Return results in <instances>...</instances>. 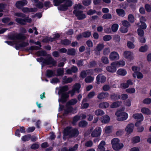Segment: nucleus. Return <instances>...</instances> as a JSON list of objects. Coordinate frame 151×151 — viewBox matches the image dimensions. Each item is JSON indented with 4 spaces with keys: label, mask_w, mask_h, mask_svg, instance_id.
Segmentation results:
<instances>
[{
    "label": "nucleus",
    "mask_w": 151,
    "mask_h": 151,
    "mask_svg": "<svg viewBox=\"0 0 151 151\" xmlns=\"http://www.w3.org/2000/svg\"><path fill=\"white\" fill-rule=\"evenodd\" d=\"M9 38L10 39L14 40V41L13 42L9 41H6L5 42L11 45H15L17 49L21 47H25L29 45L28 42L22 41L26 38V37L23 35L20 34L12 35L9 36Z\"/></svg>",
    "instance_id": "f257e3e1"
},
{
    "label": "nucleus",
    "mask_w": 151,
    "mask_h": 151,
    "mask_svg": "<svg viewBox=\"0 0 151 151\" xmlns=\"http://www.w3.org/2000/svg\"><path fill=\"white\" fill-rule=\"evenodd\" d=\"M65 2L64 4L60 5L58 7V9L61 11H65L68 9V7L72 5L71 0H54L53 2L55 6H58L61 3Z\"/></svg>",
    "instance_id": "f03ea898"
},
{
    "label": "nucleus",
    "mask_w": 151,
    "mask_h": 151,
    "mask_svg": "<svg viewBox=\"0 0 151 151\" xmlns=\"http://www.w3.org/2000/svg\"><path fill=\"white\" fill-rule=\"evenodd\" d=\"M111 144L113 149L115 151H119L124 147L123 143L118 138H115L112 139Z\"/></svg>",
    "instance_id": "7ed1b4c3"
},
{
    "label": "nucleus",
    "mask_w": 151,
    "mask_h": 151,
    "mask_svg": "<svg viewBox=\"0 0 151 151\" xmlns=\"http://www.w3.org/2000/svg\"><path fill=\"white\" fill-rule=\"evenodd\" d=\"M68 87L67 86H65L60 88L58 92L59 95L61 94V97L60 99H59V102H65L66 99L69 97L68 94L67 93H65L64 92L68 90Z\"/></svg>",
    "instance_id": "20e7f679"
},
{
    "label": "nucleus",
    "mask_w": 151,
    "mask_h": 151,
    "mask_svg": "<svg viewBox=\"0 0 151 151\" xmlns=\"http://www.w3.org/2000/svg\"><path fill=\"white\" fill-rule=\"evenodd\" d=\"M79 133L78 130L76 129H72L69 127H67L65 128L63 132L64 136L69 135L71 137L77 135ZM64 138V137H63Z\"/></svg>",
    "instance_id": "39448f33"
},
{
    "label": "nucleus",
    "mask_w": 151,
    "mask_h": 151,
    "mask_svg": "<svg viewBox=\"0 0 151 151\" xmlns=\"http://www.w3.org/2000/svg\"><path fill=\"white\" fill-rule=\"evenodd\" d=\"M115 114L116 117V119L118 121L125 120L128 117V115L127 113L120 111H116Z\"/></svg>",
    "instance_id": "423d86ee"
},
{
    "label": "nucleus",
    "mask_w": 151,
    "mask_h": 151,
    "mask_svg": "<svg viewBox=\"0 0 151 151\" xmlns=\"http://www.w3.org/2000/svg\"><path fill=\"white\" fill-rule=\"evenodd\" d=\"M132 117L138 121L135 124V125L136 127H138L141 124V122L144 119L143 116L141 113L134 114L132 115Z\"/></svg>",
    "instance_id": "0eeeda50"
},
{
    "label": "nucleus",
    "mask_w": 151,
    "mask_h": 151,
    "mask_svg": "<svg viewBox=\"0 0 151 151\" xmlns=\"http://www.w3.org/2000/svg\"><path fill=\"white\" fill-rule=\"evenodd\" d=\"M123 55L124 58L128 60H132L134 59V54L131 51H125L124 52Z\"/></svg>",
    "instance_id": "6e6552de"
},
{
    "label": "nucleus",
    "mask_w": 151,
    "mask_h": 151,
    "mask_svg": "<svg viewBox=\"0 0 151 151\" xmlns=\"http://www.w3.org/2000/svg\"><path fill=\"white\" fill-rule=\"evenodd\" d=\"M106 77L103 75L99 74L96 78V83L98 84H99L100 83H104L106 81Z\"/></svg>",
    "instance_id": "1a4fd4ad"
},
{
    "label": "nucleus",
    "mask_w": 151,
    "mask_h": 151,
    "mask_svg": "<svg viewBox=\"0 0 151 151\" xmlns=\"http://www.w3.org/2000/svg\"><path fill=\"white\" fill-rule=\"evenodd\" d=\"M73 13L76 14L78 19H82L85 18L86 17V15L83 13L81 11L74 10L73 11Z\"/></svg>",
    "instance_id": "9d476101"
},
{
    "label": "nucleus",
    "mask_w": 151,
    "mask_h": 151,
    "mask_svg": "<svg viewBox=\"0 0 151 151\" xmlns=\"http://www.w3.org/2000/svg\"><path fill=\"white\" fill-rule=\"evenodd\" d=\"M109 58L112 60H117L119 59V56L117 52L113 51L110 54Z\"/></svg>",
    "instance_id": "9b49d317"
},
{
    "label": "nucleus",
    "mask_w": 151,
    "mask_h": 151,
    "mask_svg": "<svg viewBox=\"0 0 151 151\" xmlns=\"http://www.w3.org/2000/svg\"><path fill=\"white\" fill-rule=\"evenodd\" d=\"M81 87V85L79 83L76 84L73 86V89L70 91L69 93L71 94V96H73L76 92H79V90Z\"/></svg>",
    "instance_id": "f8f14e48"
},
{
    "label": "nucleus",
    "mask_w": 151,
    "mask_h": 151,
    "mask_svg": "<svg viewBox=\"0 0 151 151\" xmlns=\"http://www.w3.org/2000/svg\"><path fill=\"white\" fill-rule=\"evenodd\" d=\"M134 127V125L133 124L131 123L128 124L125 129L126 134L128 135L132 133L133 132Z\"/></svg>",
    "instance_id": "ddd939ff"
},
{
    "label": "nucleus",
    "mask_w": 151,
    "mask_h": 151,
    "mask_svg": "<svg viewBox=\"0 0 151 151\" xmlns=\"http://www.w3.org/2000/svg\"><path fill=\"white\" fill-rule=\"evenodd\" d=\"M113 63L114 62L111 64L110 66H108L106 67V70L108 72L110 73H114L116 71L117 67L116 65L115 64H113Z\"/></svg>",
    "instance_id": "4468645a"
},
{
    "label": "nucleus",
    "mask_w": 151,
    "mask_h": 151,
    "mask_svg": "<svg viewBox=\"0 0 151 151\" xmlns=\"http://www.w3.org/2000/svg\"><path fill=\"white\" fill-rule=\"evenodd\" d=\"M101 132V129L100 128H96L92 132L91 134V136L93 137H97L100 135Z\"/></svg>",
    "instance_id": "2eb2a0df"
},
{
    "label": "nucleus",
    "mask_w": 151,
    "mask_h": 151,
    "mask_svg": "<svg viewBox=\"0 0 151 151\" xmlns=\"http://www.w3.org/2000/svg\"><path fill=\"white\" fill-rule=\"evenodd\" d=\"M48 58L45 61V63L47 65L51 64L52 65H55L56 64V62L52 58L50 55H48Z\"/></svg>",
    "instance_id": "dca6fc26"
},
{
    "label": "nucleus",
    "mask_w": 151,
    "mask_h": 151,
    "mask_svg": "<svg viewBox=\"0 0 151 151\" xmlns=\"http://www.w3.org/2000/svg\"><path fill=\"white\" fill-rule=\"evenodd\" d=\"M105 145L106 142L104 141H101L98 146L97 151H105Z\"/></svg>",
    "instance_id": "f3484780"
},
{
    "label": "nucleus",
    "mask_w": 151,
    "mask_h": 151,
    "mask_svg": "<svg viewBox=\"0 0 151 151\" xmlns=\"http://www.w3.org/2000/svg\"><path fill=\"white\" fill-rule=\"evenodd\" d=\"M104 45L102 44H99L97 45L94 51L96 54L99 55L100 54V52L104 48Z\"/></svg>",
    "instance_id": "a211bd4d"
},
{
    "label": "nucleus",
    "mask_w": 151,
    "mask_h": 151,
    "mask_svg": "<svg viewBox=\"0 0 151 151\" xmlns=\"http://www.w3.org/2000/svg\"><path fill=\"white\" fill-rule=\"evenodd\" d=\"M27 4V2L26 0L19 1L16 3V6L18 8H20L22 6L26 5Z\"/></svg>",
    "instance_id": "6ab92c4d"
},
{
    "label": "nucleus",
    "mask_w": 151,
    "mask_h": 151,
    "mask_svg": "<svg viewBox=\"0 0 151 151\" xmlns=\"http://www.w3.org/2000/svg\"><path fill=\"white\" fill-rule=\"evenodd\" d=\"M109 96V94L107 92H102L98 94L97 98L99 99H102L108 97Z\"/></svg>",
    "instance_id": "aec40b11"
},
{
    "label": "nucleus",
    "mask_w": 151,
    "mask_h": 151,
    "mask_svg": "<svg viewBox=\"0 0 151 151\" xmlns=\"http://www.w3.org/2000/svg\"><path fill=\"white\" fill-rule=\"evenodd\" d=\"M100 119L101 122L106 124L109 122L110 118L109 116L106 115L104 116H102L101 118Z\"/></svg>",
    "instance_id": "412c9836"
},
{
    "label": "nucleus",
    "mask_w": 151,
    "mask_h": 151,
    "mask_svg": "<svg viewBox=\"0 0 151 151\" xmlns=\"http://www.w3.org/2000/svg\"><path fill=\"white\" fill-rule=\"evenodd\" d=\"M133 77L134 78H137L138 79H142L143 78V74L139 72H134L132 74Z\"/></svg>",
    "instance_id": "4be33fe9"
},
{
    "label": "nucleus",
    "mask_w": 151,
    "mask_h": 151,
    "mask_svg": "<svg viewBox=\"0 0 151 151\" xmlns=\"http://www.w3.org/2000/svg\"><path fill=\"white\" fill-rule=\"evenodd\" d=\"M116 73L118 75L122 76H124L126 75L127 72L125 69L121 68L118 70Z\"/></svg>",
    "instance_id": "5701e85b"
},
{
    "label": "nucleus",
    "mask_w": 151,
    "mask_h": 151,
    "mask_svg": "<svg viewBox=\"0 0 151 151\" xmlns=\"http://www.w3.org/2000/svg\"><path fill=\"white\" fill-rule=\"evenodd\" d=\"M141 112L143 114L147 115L151 114V111L148 108L146 107H143L141 109Z\"/></svg>",
    "instance_id": "b1692460"
},
{
    "label": "nucleus",
    "mask_w": 151,
    "mask_h": 151,
    "mask_svg": "<svg viewBox=\"0 0 151 151\" xmlns=\"http://www.w3.org/2000/svg\"><path fill=\"white\" fill-rule=\"evenodd\" d=\"M93 73V72L92 70H86V71H83L82 72L81 74V77L82 78H85L87 74H92Z\"/></svg>",
    "instance_id": "393cba45"
},
{
    "label": "nucleus",
    "mask_w": 151,
    "mask_h": 151,
    "mask_svg": "<svg viewBox=\"0 0 151 151\" xmlns=\"http://www.w3.org/2000/svg\"><path fill=\"white\" fill-rule=\"evenodd\" d=\"M109 106V104L107 102H102L100 103L99 105V108L101 109H105L108 107Z\"/></svg>",
    "instance_id": "a878e982"
},
{
    "label": "nucleus",
    "mask_w": 151,
    "mask_h": 151,
    "mask_svg": "<svg viewBox=\"0 0 151 151\" xmlns=\"http://www.w3.org/2000/svg\"><path fill=\"white\" fill-rule=\"evenodd\" d=\"M59 37V35L58 34L55 35L54 37V38H52L50 37H46L43 40V41L44 42H47L49 41H52L54 40L55 39L58 38Z\"/></svg>",
    "instance_id": "bb28decb"
},
{
    "label": "nucleus",
    "mask_w": 151,
    "mask_h": 151,
    "mask_svg": "<svg viewBox=\"0 0 151 151\" xmlns=\"http://www.w3.org/2000/svg\"><path fill=\"white\" fill-rule=\"evenodd\" d=\"M116 11L117 14L120 17H123L125 15L124 11L122 9H117Z\"/></svg>",
    "instance_id": "cd10ccee"
},
{
    "label": "nucleus",
    "mask_w": 151,
    "mask_h": 151,
    "mask_svg": "<svg viewBox=\"0 0 151 151\" xmlns=\"http://www.w3.org/2000/svg\"><path fill=\"white\" fill-rule=\"evenodd\" d=\"M115 64L117 67H122L125 65V62L123 60H120L118 61L114 62L113 64Z\"/></svg>",
    "instance_id": "c85d7f7f"
},
{
    "label": "nucleus",
    "mask_w": 151,
    "mask_h": 151,
    "mask_svg": "<svg viewBox=\"0 0 151 151\" xmlns=\"http://www.w3.org/2000/svg\"><path fill=\"white\" fill-rule=\"evenodd\" d=\"M22 10L23 12L26 13L29 12H36L37 11V9L36 8L29 9L27 8H23L22 9Z\"/></svg>",
    "instance_id": "c756f323"
},
{
    "label": "nucleus",
    "mask_w": 151,
    "mask_h": 151,
    "mask_svg": "<svg viewBox=\"0 0 151 151\" xmlns=\"http://www.w3.org/2000/svg\"><path fill=\"white\" fill-rule=\"evenodd\" d=\"M87 101V99H84L83 100L82 102V104L81 105V109H84L87 108L89 104L88 103H84V102H86Z\"/></svg>",
    "instance_id": "7c9ffc66"
},
{
    "label": "nucleus",
    "mask_w": 151,
    "mask_h": 151,
    "mask_svg": "<svg viewBox=\"0 0 151 151\" xmlns=\"http://www.w3.org/2000/svg\"><path fill=\"white\" fill-rule=\"evenodd\" d=\"M122 104L121 101H117L113 103L110 106L111 108H114L119 106Z\"/></svg>",
    "instance_id": "2f4dec72"
},
{
    "label": "nucleus",
    "mask_w": 151,
    "mask_h": 151,
    "mask_svg": "<svg viewBox=\"0 0 151 151\" xmlns=\"http://www.w3.org/2000/svg\"><path fill=\"white\" fill-rule=\"evenodd\" d=\"M31 138V135L30 134H27L23 136L22 137V140L24 142L28 141Z\"/></svg>",
    "instance_id": "473e14b6"
},
{
    "label": "nucleus",
    "mask_w": 151,
    "mask_h": 151,
    "mask_svg": "<svg viewBox=\"0 0 151 151\" xmlns=\"http://www.w3.org/2000/svg\"><path fill=\"white\" fill-rule=\"evenodd\" d=\"M94 78L91 76H88L87 77L85 81L86 83H90L92 82L94 80Z\"/></svg>",
    "instance_id": "72a5a7b5"
},
{
    "label": "nucleus",
    "mask_w": 151,
    "mask_h": 151,
    "mask_svg": "<svg viewBox=\"0 0 151 151\" xmlns=\"http://www.w3.org/2000/svg\"><path fill=\"white\" fill-rule=\"evenodd\" d=\"M46 75L48 77H52L55 75V72L51 70H48L47 71Z\"/></svg>",
    "instance_id": "f704fd0d"
},
{
    "label": "nucleus",
    "mask_w": 151,
    "mask_h": 151,
    "mask_svg": "<svg viewBox=\"0 0 151 151\" xmlns=\"http://www.w3.org/2000/svg\"><path fill=\"white\" fill-rule=\"evenodd\" d=\"M125 91L127 93L132 94L135 93L136 90L134 88H130L126 89Z\"/></svg>",
    "instance_id": "c9c22d12"
},
{
    "label": "nucleus",
    "mask_w": 151,
    "mask_h": 151,
    "mask_svg": "<svg viewBox=\"0 0 151 151\" xmlns=\"http://www.w3.org/2000/svg\"><path fill=\"white\" fill-rule=\"evenodd\" d=\"M15 21L18 23L22 24H26V21L24 19L20 18H17Z\"/></svg>",
    "instance_id": "e433bc0d"
},
{
    "label": "nucleus",
    "mask_w": 151,
    "mask_h": 151,
    "mask_svg": "<svg viewBox=\"0 0 151 151\" xmlns=\"http://www.w3.org/2000/svg\"><path fill=\"white\" fill-rule=\"evenodd\" d=\"M95 114L97 116H101L104 114V112L103 110L99 109L95 111Z\"/></svg>",
    "instance_id": "4c0bfd02"
},
{
    "label": "nucleus",
    "mask_w": 151,
    "mask_h": 151,
    "mask_svg": "<svg viewBox=\"0 0 151 151\" xmlns=\"http://www.w3.org/2000/svg\"><path fill=\"white\" fill-rule=\"evenodd\" d=\"M76 53V50L73 48L69 49L68 50L67 54L68 55H75Z\"/></svg>",
    "instance_id": "58836bf2"
},
{
    "label": "nucleus",
    "mask_w": 151,
    "mask_h": 151,
    "mask_svg": "<svg viewBox=\"0 0 151 151\" xmlns=\"http://www.w3.org/2000/svg\"><path fill=\"white\" fill-rule=\"evenodd\" d=\"M118 98L123 100L127 99L128 98V96L126 94H123L118 96Z\"/></svg>",
    "instance_id": "ea45409f"
},
{
    "label": "nucleus",
    "mask_w": 151,
    "mask_h": 151,
    "mask_svg": "<svg viewBox=\"0 0 151 151\" xmlns=\"http://www.w3.org/2000/svg\"><path fill=\"white\" fill-rule=\"evenodd\" d=\"M112 129V127L111 126H107L105 127L104 130L106 133H109L111 132Z\"/></svg>",
    "instance_id": "a19ab883"
},
{
    "label": "nucleus",
    "mask_w": 151,
    "mask_h": 151,
    "mask_svg": "<svg viewBox=\"0 0 151 151\" xmlns=\"http://www.w3.org/2000/svg\"><path fill=\"white\" fill-rule=\"evenodd\" d=\"M147 46L145 45L144 46L141 47L139 49V51L141 52H145L147 50Z\"/></svg>",
    "instance_id": "79ce46f5"
},
{
    "label": "nucleus",
    "mask_w": 151,
    "mask_h": 151,
    "mask_svg": "<svg viewBox=\"0 0 151 151\" xmlns=\"http://www.w3.org/2000/svg\"><path fill=\"white\" fill-rule=\"evenodd\" d=\"M77 102L76 99H73L70 100L67 104V105H73L76 104Z\"/></svg>",
    "instance_id": "37998d69"
},
{
    "label": "nucleus",
    "mask_w": 151,
    "mask_h": 151,
    "mask_svg": "<svg viewBox=\"0 0 151 151\" xmlns=\"http://www.w3.org/2000/svg\"><path fill=\"white\" fill-rule=\"evenodd\" d=\"M35 44L38 45H39L40 47H38L36 46H31L30 47V49L31 50H37L40 49V47H41V45H40V43L39 42H35Z\"/></svg>",
    "instance_id": "c03bdc74"
},
{
    "label": "nucleus",
    "mask_w": 151,
    "mask_h": 151,
    "mask_svg": "<svg viewBox=\"0 0 151 151\" xmlns=\"http://www.w3.org/2000/svg\"><path fill=\"white\" fill-rule=\"evenodd\" d=\"M119 25L117 24H113L111 27V29L113 32H116L118 28Z\"/></svg>",
    "instance_id": "a18cd8bd"
},
{
    "label": "nucleus",
    "mask_w": 151,
    "mask_h": 151,
    "mask_svg": "<svg viewBox=\"0 0 151 151\" xmlns=\"http://www.w3.org/2000/svg\"><path fill=\"white\" fill-rule=\"evenodd\" d=\"M132 141L134 143H137L140 141V138L139 136H136L133 138Z\"/></svg>",
    "instance_id": "49530a36"
},
{
    "label": "nucleus",
    "mask_w": 151,
    "mask_h": 151,
    "mask_svg": "<svg viewBox=\"0 0 151 151\" xmlns=\"http://www.w3.org/2000/svg\"><path fill=\"white\" fill-rule=\"evenodd\" d=\"M111 38L112 37L111 35H108L104 36L103 39L105 41H108L110 40L111 39Z\"/></svg>",
    "instance_id": "de8ad7c7"
},
{
    "label": "nucleus",
    "mask_w": 151,
    "mask_h": 151,
    "mask_svg": "<svg viewBox=\"0 0 151 151\" xmlns=\"http://www.w3.org/2000/svg\"><path fill=\"white\" fill-rule=\"evenodd\" d=\"M137 33L139 36L140 37H142L143 36V35L144 34V31L140 29V28H139L137 29Z\"/></svg>",
    "instance_id": "09e8293b"
},
{
    "label": "nucleus",
    "mask_w": 151,
    "mask_h": 151,
    "mask_svg": "<svg viewBox=\"0 0 151 151\" xmlns=\"http://www.w3.org/2000/svg\"><path fill=\"white\" fill-rule=\"evenodd\" d=\"M101 61L103 63L105 64H107L109 63V60L107 57H103L101 59Z\"/></svg>",
    "instance_id": "8fccbe9b"
},
{
    "label": "nucleus",
    "mask_w": 151,
    "mask_h": 151,
    "mask_svg": "<svg viewBox=\"0 0 151 151\" xmlns=\"http://www.w3.org/2000/svg\"><path fill=\"white\" fill-rule=\"evenodd\" d=\"M143 103L146 104H149L151 103V99L150 98H147L145 99L142 101Z\"/></svg>",
    "instance_id": "3c124183"
},
{
    "label": "nucleus",
    "mask_w": 151,
    "mask_h": 151,
    "mask_svg": "<svg viewBox=\"0 0 151 151\" xmlns=\"http://www.w3.org/2000/svg\"><path fill=\"white\" fill-rule=\"evenodd\" d=\"M123 27H128L130 26L129 22L127 20H124L122 22Z\"/></svg>",
    "instance_id": "603ef678"
},
{
    "label": "nucleus",
    "mask_w": 151,
    "mask_h": 151,
    "mask_svg": "<svg viewBox=\"0 0 151 151\" xmlns=\"http://www.w3.org/2000/svg\"><path fill=\"white\" fill-rule=\"evenodd\" d=\"M127 46L130 49H133L135 47V46L134 44L130 41H128L127 42Z\"/></svg>",
    "instance_id": "864d4df0"
},
{
    "label": "nucleus",
    "mask_w": 151,
    "mask_h": 151,
    "mask_svg": "<svg viewBox=\"0 0 151 151\" xmlns=\"http://www.w3.org/2000/svg\"><path fill=\"white\" fill-rule=\"evenodd\" d=\"M128 19L129 21L131 23L133 22L134 19L133 16L131 14L129 15Z\"/></svg>",
    "instance_id": "5fc2aeb1"
},
{
    "label": "nucleus",
    "mask_w": 151,
    "mask_h": 151,
    "mask_svg": "<svg viewBox=\"0 0 151 151\" xmlns=\"http://www.w3.org/2000/svg\"><path fill=\"white\" fill-rule=\"evenodd\" d=\"M46 54V52L44 51H41L37 52L36 53V55L38 56H44Z\"/></svg>",
    "instance_id": "6e6d98bb"
},
{
    "label": "nucleus",
    "mask_w": 151,
    "mask_h": 151,
    "mask_svg": "<svg viewBox=\"0 0 151 151\" xmlns=\"http://www.w3.org/2000/svg\"><path fill=\"white\" fill-rule=\"evenodd\" d=\"M87 125V123L85 121H82L80 122L79 124V125L80 127H84Z\"/></svg>",
    "instance_id": "4d7b16f0"
},
{
    "label": "nucleus",
    "mask_w": 151,
    "mask_h": 151,
    "mask_svg": "<svg viewBox=\"0 0 151 151\" xmlns=\"http://www.w3.org/2000/svg\"><path fill=\"white\" fill-rule=\"evenodd\" d=\"M63 73L64 71L63 69H59L57 70V76H60L63 75Z\"/></svg>",
    "instance_id": "13d9d810"
},
{
    "label": "nucleus",
    "mask_w": 151,
    "mask_h": 151,
    "mask_svg": "<svg viewBox=\"0 0 151 151\" xmlns=\"http://www.w3.org/2000/svg\"><path fill=\"white\" fill-rule=\"evenodd\" d=\"M128 27H121L120 28V31L121 32L123 33H126L128 31Z\"/></svg>",
    "instance_id": "bf43d9fd"
},
{
    "label": "nucleus",
    "mask_w": 151,
    "mask_h": 151,
    "mask_svg": "<svg viewBox=\"0 0 151 151\" xmlns=\"http://www.w3.org/2000/svg\"><path fill=\"white\" fill-rule=\"evenodd\" d=\"M84 37H88L90 36L91 33L90 32H86L82 33Z\"/></svg>",
    "instance_id": "052dcab7"
},
{
    "label": "nucleus",
    "mask_w": 151,
    "mask_h": 151,
    "mask_svg": "<svg viewBox=\"0 0 151 151\" xmlns=\"http://www.w3.org/2000/svg\"><path fill=\"white\" fill-rule=\"evenodd\" d=\"M61 43L65 45H68L71 43V41L68 40H62L61 41Z\"/></svg>",
    "instance_id": "680f3d73"
},
{
    "label": "nucleus",
    "mask_w": 151,
    "mask_h": 151,
    "mask_svg": "<svg viewBox=\"0 0 151 151\" xmlns=\"http://www.w3.org/2000/svg\"><path fill=\"white\" fill-rule=\"evenodd\" d=\"M120 87L122 88L125 89L128 88L129 87L127 83H124L121 84Z\"/></svg>",
    "instance_id": "e2e57ef3"
},
{
    "label": "nucleus",
    "mask_w": 151,
    "mask_h": 151,
    "mask_svg": "<svg viewBox=\"0 0 151 151\" xmlns=\"http://www.w3.org/2000/svg\"><path fill=\"white\" fill-rule=\"evenodd\" d=\"M111 15L110 14H107L104 15L103 18L104 19H110L111 18Z\"/></svg>",
    "instance_id": "0e129e2a"
},
{
    "label": "nucleus",
    "mask_w": 151,
    "mask_h": 151,
    "mask_svg": "<svg viewBox=\"0 0 151 151\" xmlns=\"http://www.w3.org/2000/svg\"><path fill=\"white\" fill-rule=\"evenodd\" d=\"M78 147V145L76 144L73 147L70 148L68 150V151H75L76 150Z\"/></svg>",
    "instance_id": "69168bd1"
},
{
    "label": "nucleus",
    "mask_w": 151,
    "mask_h": 151,
    "mask_svg": "<svg viewBox=\"0 0 151 151\" xmlns=\"http://www.w3.org/2000/svg\"><path fill=\"white\" fill-rule=\"evenodd\" d=\"M59 82V80L57 78H54L52 79L50 82L52 84H55Z\"/></svg>",
    "instance_id": "338daca9"
},
{
    "label": "nucleus",
    "mask_w": 151,
    "mask_h": 151,
    "mask_svg": "<svg viewBox=\"0 0 151 151\" xmlns=\"http://www.w3.org/2000/svg\"><path fill=\"white\" fill-rule=\"evenodd\" d=\"M124 104L125 106H130L131 105V102L130 99H127L125 102Z\"/></svg>",
    "instance_id": "774afa93"
}]
</instances>
